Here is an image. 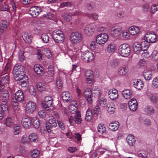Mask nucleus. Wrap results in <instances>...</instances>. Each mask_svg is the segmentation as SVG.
I'll return each mask as SVG.
<instances>
[{
	"mask_svg": "<svg viewBox=\"0 0 158 158\" xmlns=\"http://www.w3.org/2000/svg\"><path fill=\"white\" fill-rule=\"evenodd\" d=\"M12 73L15 79L19 81L24 77L25 75L24 69L21 65L16 64L13 68Z\"/></svg>",
	"mask_w": 158,
	"mask_h": 158,
	"instance_id": "obj_1",
	"label": "nucleus"
},
{
	"mask_svg": "<svg viewBox=\"0 0 158 158\" xmlns=\"http://www.w3.org/2000/svg\"><path fill=\"white\" fill-rule=\"evenodd\" d=\"M52 35L53 38L55 42L61 43L64 41V37L61 31L56 30L53 32Z\"/></svg>",
	"mask_w": 158,
	"mask_h": 158,
	"instance_id": "obj_2",
	"label": "nucleus"
},
{
	"mask_svg": "<svg viewBox=\"0 0 158 158\" xmlns=\"http://www.w3.org/2000/svg\"><path fill=\"white\" fill-rule=\"evenodd\" d=\"M131 49L129 46L127 44H123L118 48V53L122 56L127 57L130 54Z\"/></svg>",
	"mask_w": 158,
	"mask_h": 158,
	"instance_id": "obj_3",
	"label": "nucleus"
},
{
	"mask_svg": "<svg viewBox=\"0 0 158 158\" xmlns=\"http://www.w3.org/2000/svg\"><path fill=\"white\" fill-rule=\"evenodd\" d=\"M94 58L93 53L89 51L83 52L81 54V58L85 62H91Z\"/></svg>",
	"mask_w": 158,
	"mask_h": 158,
	"instance_id": "obj_4",
	"label": "nucleus"
},
{
	"mask_svg": "<svg viewBox=\"0 0 158 158\" xmlns=\"http://www.w3.org/2000/svg\"><path fill=\"white\" fill-rule=\"evenodd\" d=\"M108 35L106 33H101L97 36L96 42L99 45L103 44L108 40Z\"/></svg>",
	"mask_w": 158,
	"mask_h": 158,
	"instance_id": "obj_5",
	"label": "nucleus"
},
{
	"mask_svg": "<svg viewBox=\"0 0 158 158\" xmlns=\"http://www.w3.org/2000/svg\"><path fill=\"white\" fill-rule=\"evenodd\" d=\"M42 11L40 6H34L30 8L29 14L33 17H36Z\"/></svg>",
	"mask_w": 158,
	"mask_h": 158,
	"instance_id": "obj_6",
	"label": "nucleus"
},
{
	"mask_svg": "<svg viewBox=\"0 0 158 158\" xmlns=\"http://www.w3.org/2000/svg\"><path fill=\"white\" fill-rule=\"evenodd\" d=\"M82 35L78 32H73L70 35V40L72 43L77 44L80 42L81 40Z\"/></svg>",
	"mask_w": 158,
	"mask_h": 158,
	"instance_id": "obj_7",
	"label": "nucleus"
},
{
	"mask_svg": "<svg viewBox=\"0 0 158 158\" xmlns=\"http://www.w3.org/2000/svg\"><path fill=\"white\" fill-rule=\"evenodd\" d=\"M36 108V104L35 102L32 101H29L27 103L25 111L27 113H32L35 111Z\"/></svg>",
	"mask_w": 158,
	"mask_h": 158,
	"instance_id": "obj_8",
	"label": "nucleus"
},
{
	"mask_svg": "<svg viewBox=\"0 0 158 158\" xmlns=\"http://www.w3.org/2000/svg\"><path fill=\"white\" fill-rule=\"evenodd\" d=\"M52 99L51 97L48 96L45 98L44 102L42 103V105L43 108L46 110H48L52 104Z\"/></svg>",
	"mask_w": 158,
	"mask_h": 158,
	"instance_id": "obj_9",
	"label": "nucleus"
},
{
	"mask_svg": "<svg viewBox=\"0 0 158 158\" xmlns=\"http://www.w3.org/2000/svg\"><path fill=\"white\" fill-rule=\"evenodd\" d=\"M145 37L146 40L149 43H153L155 42L156 40V36L154 32L152 33L148 32L147 33Z\"/></svg>",
	"mask_w": 158,
	"mask_h": 158,
	"instance_id": "obj_10",
	"label": "nucleus"
},
{
	"mask_svg": "<svg viewBox=\"0 0 158 158\" xmlns=\"http://www.w3.org/2000/svg\"><path fill=\"white\" fill-rule=\"evenodd\" d=\"M128 107L131 111H135L138 108V103L135 98L131 99L128 102Z\"/></svg>",
	"mask_w": 158,
	"mask_h": 158,
	"instance_id": "obj_11",
	"label": "nucleus"
},
{
	"mask_svg": "<svg viewBox=\"0 0 158 158\" xmlns=\"http://www.w3.org/2000/svg\"><path fill=\"white\" fill-rule=\"evenodd\" d=\"M31 117H26L23 118L21 123L23 127L26 128L31 127Z\"/></svg>",
	"mask_w": 158,
	"mask_h": 158,
	"instance_id": "obj_12",
	"label": "nucleus"
},
{
	"mask_svg": "<svg viewBox=\"0 0 158 158\" xmlns=\"http://www.w3.org/2000/svg\"><path fill=\"white\" fill-rule=\"evenodd\" d=\"M0 92V100L8 101L9 98V94L8 91L6 90H3Z\"/></svg>",
	"mask_w": 158,
	"mask_h": 158,
	"instance_id": "obj_13",
	"label": "nucleus"
},
{
	"mask_svg": "<svg viewBox=\"0 0 158 158\" xmlns=\"http://www.w3.org/2000/svg\"><path fill=\"white\" fill-rule=\"evenodd\" d=\"M15 97L17 101L22 102L24 101V95L23 93L20 90H18L15 94Z\"/></svg>",
	"mask_w": 158,
	"mask_h": 158,
	"instance_id": "obj_14",
	"label": "nucleus"
},
{
	"mask_svg": "<svg viewBox=\"0 0 158 158\" xmlns=\"http://www.w3.org/2000/svg\"><path fill=\"white\" fill-rule=\"evenodd\" d=\"M109 98L111 100H115L118 97V91L115 89H110L108 92Z\"/></svg>",
	"mask_w": 158,
	"mask_h": 158,
	"instance_id": "obj_15",
	"label": "nucleus"
},
{
	"mask_svg": "<svg viewBox=\"0 0 158 158\" xmlns=\"http://www.w3.org/2000/svg\"><path fill=\"white\" fill-rule=\"evenodd\" d=\"M95 31L94 27L90 25H88L85 27V33L87 35H93Z\"/></svg>",
	"mask_w": 158,
	"mask_h": 158,
	"instance_id": "obj_16",
	"label": "nucleus"
},
{
	"mask_svg": "<svg viewBox=\"0 0 158 158\" xmlns=\"http://www.w3.org/2000/svg\"><path fill=\"white\" fill-rule=\"evenodd\" d=\"M62 98L63 100L66 102H69L72 99L71 94L68 91L63 92L62 94Z\"/></svg>",
	"mask_w": 158,
	"mask_h": 158,
	"instance_id": "obj_17",
	"label": "nucleus"
},
{
	"mask_svg": "<svg viewBox=\"0 0 158 158\" xmlns=\"http://www.w3.org/2000/svg\"><path fill=\"white\" fill-rule=\"evenodd\" d=\"M133 48L134 52L137 54H139L143 51L140 43L138 42L135 43L133 44Z\"/></svg>",
	"mask_w": 158,
	"mask_h": 158,
	"instance_id": "obj_18",
	"label": "nucleus"
},
{
	"mask_svg": "<svg viewBox=\"0 0 158 158\" xmlns=\"http://www.w3.org/2000/svg\"><path fill=\"white\" fill-rule=\"evenodd\" d=\"M128 70V67L127 65H123L119 68L118 71V73L121 76L125 75L127 73Z\"/></svg>",
	"mask_w": 158,
	"mask_h": 158,
	"instance_id": "obj_19",
	"label": "nucleus"
},
{
	"mask_svg": "<svg viewBox=\"0 0 158 158\" xmlns=\"http://www.w3.org/2000/svg\"><path fill=\"white\" fill-rule=\"evenodd\" d=\"M119 126V123L118 121H116L110 123L109 125V127L111 131H115L118 129Z\"/></svg>",
	"mask_w": 158,
	"mask_h": 158,
	"instance_id": "obj_20",
	"label": "nucleus"
},
{
	"mask_svg": "<svg viewBox=\"0 0 158 158\" xmlns=\"http://www.w3.org/2000/svg\"><path fill=\"white\" fill-rule=\"evenodd\" d=\"M98 132L99 133H101L103 135V137H107L106 135H104V134L106 133V128L103 124H99L98 125Z\"/></svg>",
	"mask_w": 158,
	"mask_h": 158,
	"instance_id": "obj_21",
	"label": "nucleus"
},
{
	"mask_svg": "<svg viewBox=\"0 0 158 158\" xmlns=\"http://www.w3.org/2000/svg\"><path fill=\"white\" fill-rule=\"evenodd\" d=\"M134 83V87L138 89H142L144 85L143 81L139 79L135 80Z\"/></svg>",
	"mask_w": 158,
	"mask_h": 158,
	"instance_id": "obj_22",
	"label": "nucleus"
},
{
	"mask_svg": "<svg viewBox=\"0 0 158 158\" xmlns=\"http://www.w3.org/2000/svg\"><path fill=\"white\" fill-rule=\"evenodd\" d=\"M34 70L35 72L38 75H41L44 72L43 68L39 64L35 65Z\"/></svg>",
	"mask_w": 158,
	"mask_h": 158,
	"instance_id": "obj_23",
	"label": "nucleus"
},
{
	"mask_svg": "<svg viewBox=\"0 0 158 158\" xmlns=\"http://www.w3.org/2000/svg\"><path fill=\"white\" fill-rule=\"evenodd\" d=\"M8 26L7 22L5 20H2L0 23V31L2 33L6 31Z\"/></svg>",
	"mask_w": 158,
	"mask_h": 158,
	"instance_id": "obj_24",
	"label": "nucleus"
},
{
	"mask_svg": "<svg viewBox=\"0 0 158 158\" xmlns=\"http://www.w3.org/2000/svg\"><path fill=\"white\" fill-rule=\"evenodd\" d=\"M122 94L126 99H129L132 97L131 91L129 89H126L123 91Z\"/></svg>",
	"mask_w": 158,
	"mask_h": 158,
	"instance_id": "obj_25",
	"label": "nucleus"
},
{
	"mask_svg": "<svg viewBox=\"0 0 158 158\" xmlns=\"http://www.w3.org/2000/svg\"><path fill=\"white\" fill-rule=\"evenodd\" d=\"M143 76L144 79L146 80H150L152 77V73L150 70L146 69L144 70Z\"/></svg>",
	"mask_w": 158,
	"mask_h": 158,
	"instance_id": "obj_26",
	"label": "nucleus"
},
{
	"mask_svg": "<svg viewBox=\"0 0 158 158\" xmlns=\"http://www.w3.org/2000/svg\"><path fill=\"white\" fill-rule=\"evenodd\" d=\"M148 96L150 101L153 103L156 102L158 101V96L155 93H149Z\"/></svg>",
	"mask_w": 158,
	"mask_h": 158,
	"instance_id": "obj_27",
	"label": "nucleus"
},
{
	"mask_svg": "<svg viewBox=\"0 0 158 158\" xmlns=\"http://www.w3.org/2000/svg\"><path fill=\"white\" fill-rule=\"evenodd\" d=\"M25 43L30 44L31 42L32 37L30 34L25 33L22 36Z\"/></svg>",
	"mask_w": 158,
	"mask_h": 158,
	"instance_id": "obj_28",
	"label": "nucleus"
},
{
	"mask_svg": "<svg viewBox=\"0 0 158 158\" xmlns=\"http://www.w3.org/2000/svg\"><path fill=\"white\" fill-rule=\"evenodd\" d=\"M122 27L121 25H118L114 27V28L112 29L111 31L117 35L120 34L122 30Z\"/></svg>",
	"mask_w": 158,
	"mask_h": 158,
	"instance_id": "obj_29",
	"label": "nucleus"
},
{
	"mask_svg": "<svg viewBox=\"0 0 158 158\" xmlns=\"http://www.w3.org/2000/svg\"><path fill=\"white\" fill-rule=\"evenodd\" d=\"M129 31L131 34L133 35H135L139 32V29L137 26H133L130 27Z\"/></svg>",
	"mask_w": 158,
	"mask_h": 158,
	"instance_id": "obj_30",
	"label": "nucleus"
},
{
	"mask_svg": "<svg viewBox=\"0 0 158 158\" xmlns=\"http://www.w3.org/2000/svg\"><path fill=\"white\" fill-rule=\"evenodd\" d=\"M75 114L74 116V121L76 123L80 124L82 121L80 112H78Z\"/></svg>",
	"mask_w": 158,
	"mask_h": 158,
	"instance_id": "obj_31",
	"label": "nucleus"
},
{
	"mask_svg": "<svg viewBox=\"0 0 158 158\" xmlns=\"http://www.w3.org/2000/svg\"><path fill=\"white\" fill-rule=\"evenodd\" d=\"M31 124L33 126L36 128L39 127L40 123L38 119L35 117H31Z\"/></svg>",
	"mask_w": 158,
	"mask_h": 158,
	"instance_id": "obj_32",
	"label": "nucleus"
},
{
	"mask_svg": "<svg viewBox=\"0 0 158 158\" xmlns=\"http://www.w3.org/2000/svg\"><path fill=\"white\" fill-rule=\"evenodd\" d=\"M145 111L147 114L150 115L154 113V110L152 106H147L145 107Z\"/></svg>",
	"mask_w": 158,
	"mask_h": 158,
	"instance_id": "obj_33",
	"label": "nucleus"
},
{
	"mask_svg": "<svg viewBox=\"0 0 158 158\" xmlns=\"http://www.w3.org/2000/svg\"><path fill=\"white\" fill-rule=\"evenodd\" d=\"M140 44L143 51H146L149 46V42L146 40L142 41L140 43Z\"/></svg>",
	"mask_w": 158,
	"mask_h": 158,
	"instance_id": "obj_34",
	"label": "nucleus"
},
{
	"mask_svg": "<svg viewBox=\"0 0 158 158\" xmlns=\"http://www.w3.org/2000/svg\"><path fill=\"white\" fill-rule=\"evenodd\" d=\"M93 114L91 110L88 109L86 112L85 119L87 121H90L92 119Z\"/></svg>",
	"mask_w": 158,
	"mask_h": 158,
	"instance_id": "obj_35",
	"label": "nucleus"
},
{
	"mask_svg": "<svg viewBox=\"0 0 158 158\" xmlns=\"http://www.w3.org/2000/svg\"><path fill=\"white\" fill-rule=\"evenodd\" d=\"M0 104L1 110L3 111H7L8 110V106L7 102L8 101H1Z\"/></svg>",
	"mask_w": 158,
	"mask_h": 158,
	"instance_id": "obj_36",
	"label": "nucleus"
},
{
	"mask_svg": "<svg viewBox=\"0 0 158 158\" xmlns=\"http://www.w3.org/2000/svg\"><path fill=\"white\" fill-rule=\"evenodd\" d=\"M14 121L10 117H7L5 121V123L6 125L8 127H10L13 125Z\"/></svg>",
	"mask_w": 158,
	"mask_h": 158,
	"instance_id": "obj_37",
	"label": "nucleus"
},
{
	"mask_svg": "<svg viewBox=\"0 0 158 158\" xmlns=\"http://www.w3.org/2000/svg\"><path fill=\"white\" fill-rule=\"evenodd\" d=\"M119 60L117 59H113L110 62V65L113 68L118 67L119 65Z\"/></svg>",
	"mask_w": 158,
	"mask_h": 158,
	"instance_id": "obj_38",
	"label": "nucleus"
},
{
	"mask_svg": "<svg viewBox=\"0 0 158 158\" xmlns=\"http://www.w3.org/2000/svg\"><path fill=\"white\" fill-rule=\"evenodd\" d=\"M69 108V112L72 114H75L78 112L77 111V106H75V105L71 104Z\"/></svg>",
	"mask_w": 158,
	"mask_h": 158,
	"instance_id": "obj_39",
	"label": "nucleus"
},
{
	"mask_svg": "<svg viewBox=\"0 0 158 158\" xmlns=\"http://www.w3.org/2000/svg\"><path fill=\"white\" fill-rule=\"evenodd\" d=\"M152 86L154 89L158 88V76L153 79L152 81Z\"/></svg>",
	"mask_w": 158,
	"mask_h": 158,
	"instance_id": "obj_40",
	"label": "nucleus"
},
{
	"mask_svg": "<svg viewBox=\"0 0 158 158\" xmlns=\"http://www.w3.org/2000/svg\"><path fill=\"white\" fill-rule=\"evenodd\" d=\"M92 91L95 94L96 96L99 97L100 96V91L99 88L98 86H93L92 88Z\"/></svg>",
	"mask_w": 158,
	"mask_h": 158,
	"instance_id": "obj_41",
	"label": "nucleus"
},
{
	"mask_svg": "<svg viewBox=\"0 0 158 158\" xmlns=\"http://www.w3.org/2000/svg\"><path fill=\"white\" fill-rule=\"evenodd\" d=\"M10 5L12 7V11L15 13L17 8V3H16L15 1L12 0L10 2Z\"/></svg>",
	"mask_w": 158,
	"mask_h": 158,
	"instance_id": "obj_42",
	"label": "nucleus"
},
{
	"mask_svg": "<svg viewBox=\"0 0 158 158\" xmlns=\"http://www.w3.org/2000/svg\"><path fill=\"white\" fill-rule=\"evenodd\" d=\"M20 80L21 81L19 83V84L20 85L22 88H25V87L27 86V84L28 83V79H25V80H23V78ZM20 81V80H19Z\"/></svg>",
	"mask_w": 158,
	"mask_h": 158,
	"instance_id": "obj_43",
	"label": "nucleus"
},
{
	"mask_svg": "<svg viewBox=\"0 0 158 158\" xmlns=\"http://www.w3.org/2000/svg\"><path fill=\"white\" fill-rule=\"evenodd\" d=\"M115 46L114 44H110L108 46L107 50L109 53H113L114 52Z\"/></svg>",
	"mask_w": 158,
	"mask_h": 158,
	"instance_id": "obj_44",
	"label": "nucleus"
},
{
	"mask_svg": "<svg viewBox=\"0 0 158 158\" xmlns=\"http://www.w3.org/2000/svg\"><path fill=\"white\" fill-rule=\"evenodd\" d=\"M137 154L139 157L145 158L147 156V152L144 150L139 151L137 152Z\"/></svg>",
	"mask_w": 158,
	"mask_h": 158,
	"instance_id": "obj_45",
	"label": "nucleus"
},
{
	"mask_svg": "<svg viewBox=\"0 0 158 158\" xmlns=\"http://www.w3.org/2000/svg\"><path fill=\"white\" fill-rule=\"evenodd\" d=\"M31 156L33 158H36L39 155L40 152L36 149H34L31 152Z\"/></svg>",
	"mask_w": 158,
	"mask_h": 158,
	"instance_id": "obj_46",
	"label": "nucleus"
},
{
	"mask_svg": "<svg viewBox=\"0 0 158 158\" xmlns=\"http://www.w3.org/2000/svg\"><path fill=\"white\" fill-rule=\"evenodd\" d=\"M115 110L114 105L113 103H111L108 106L107 111L108 112L112 114H113Z\"/></svg>",
	"mask_w": 158,
	"mask_h": 158,
	"instance_id": "obj_47",
	"label": "nucleus"
},
{
	"mask_svg": "<svg viewBox=\"0 0 158 158\" xmlns=\"http://www.w3.org/2000/svg\"><path fill=\"white\" fill-rule=\"evenodd\" d=\"M36 86L38 90L40 91L45 90V86L42 83L38 82Z\"/></svg>",
	"mask_w": 158,
	"mask_h": 158,
	"instance_id": "obj_48",
	"label": "nucleus"
},
{
	"mask_svg": "<svg viewBox=\"0 0 158 158\" xmlns=\"http://www.w3.org/2000/svg\"><path fill=\"white\" fill-rule=\"evenodd\" d=\"M41 39L44 43H48L49 41V37L47 34L44 33L42 35Z\"/></svg>",
	"mask_w": 158,
	"mask_h": 158,
	"instance_id": "obj_49",
	"label": "nucleus"
},
{
	"mask_svg": "<svg viewBox=\"0 0 158 158\" xmlns=\"http://www.w3.org/2000/svg\"><path fill=\"white\" fill-rule=\"evenodd\" d=\"M1 81L4 84H8L9 81L8 74H6V75L3 76Z\"/></svg>",
	"mask_w": 158,
	"mask_h": 158,
	"instance_id": "obj_50",
	"label": "nucleus"
},
{
	"mask_svg": "<svg viewBox=\"0 0 158 158\" xmlns=\"http://www.w3.org/2000/svg\"><path fill=\"white\" fill-rule=\"evenodd\" d=\"M46 123L48 124H50L52 126L54 127H56L57 126V123L55 120L52 118H50L46 122Z\"/></svg>",
	"mask_w": 158,
	"mask_h": 158,
	"instance_id": "obj_51",
	"label": "nucleus"
},
{
	"mask_svg": "<svg viewBox=\"0 0 158 158\" xmlns=\"http://www.w3.org/2000/svg\"><path fill=\"white\" fill-rule=\"evenodd\" d=\"M107 101L106 99L105 98H102L99 101L100 105L102 107H105L107 104Z\"/></svg>",
	"mask_w": 158,
	"mask_h": 158,
	"instance_id": "obj_52",
	"label": "nucleus"
},
{
	"mask_svg": "<svg viewBox=\"0 0 158 158\" xmlns=\"http://www.w3.org/2000/svg\"><path fill=\"white\" fill-rule=\"evenodd\" d=\"M152 59L153 60H158V52L156 50H154L151 54Z\"/></svg>",
	"mask_w": 158,
	"mask_h": 158,
	"instance_id": "obj_53",
	"label": "nucleus"
},
{
	"mask_svg": "<svg viewBox=\"0 0 158 158\" xmlns=\"http://www.w3.org/2000/svg\"><path fill=\"white\" fill-rule=\"evenodd\" d=\"M142 10L144 12H147L150 8V5L149 3H145L142 6Z\"/></svg>",
	"mask_w": 158,
	"mask_h": 158,
	"instance_id": "obj_54",
	"label": "nucleus"
},
{
	"mask_svg": "<svg viewBox=\"0 0 158 158\" xmlns=\"http://www.w3.org/2000/svg\"><path fill=\"white\" fill-rule=\"evenodd\" d=\"M158 10V4H155L152 5L150 9L151 12L152 14H154Z\"/></svg>",
	"mask_w": 158,
	"mask_h": 158,
	"instance_id": "obj_55",
	"label": "nucleus"
},
{
	"mask_svg": "<svg viewBox=\"0 0 158 158\" xmlns=\"http://www.w3.org/2000/svg\"><path fill=\"white\" fill-rule=\"evenodd\" d=\"M126 16V12L123 10L120 11L119 13L117 14V16L120 19H123Z\"/></svg>",
	"mask_w": 158,
	"mask_h": 158,
	"instance_id": "obj_56",
	"label": "nucleus"
},
{
	"mask_svg": "<svg viewBox=\"0 0 158 158\" xmlns=\"http://www.w3.org/2000/svg\"><path fill=\"white\" fill-rule=\"evenodd\" d=\"M44 55L48 58H50L52 56L50 51L47 49L44 50Z\"/></svg>",
	"mask_w": 158,
	"mask_h": 158,
	"instance_id": "obj_57",
	"label": "nucleus"
},
{
	"mask_svg": "<svg viewBox=\"0 0 158 158\" xmlns=\"http://www.w3.org/2000/svg\"><path fill=\"white\" fill-rule=\"evenodd\" d=\"M42 31L41 27L39 26H35L34 28V33L38 34L40 33Z\"/></svg>",
	"mask_w": 158,
	"mask_h": 158,
	"instance_id": "obj_58",
	"label": "nucleus"
},
{
	"mask_svg": "<svg viewBox=\"0 0 158 158\" xmlns=\"http://www.w3.org/2000/svg\"><path fill=\"white\" fill-rule=\"evenodd\" d=\"M63 85V82L60 78L59 77L56 80V85L57 87L59 89L62 88Z\"/></svg>",
	"mask_w": 158,
	"mask_h": 158,
	"instance_id": "obj_59",
	"label": "nucleus"
},
{
	"mask_svg": "<svg viewBox=\"0 0 158 158\" xmlns=\"http://www.w3.org/2000/svg\"><path fill=\"white\" fill-rule=\"evenodd\" d=\"M95 6V3L93 2H91L87 4V9L90 10L94 7Z\"/></svg>",
	"mask_w": 158,
	"mask_h": 158,
	"instance_id": "obj_60",
	"label": "nucleus"
},
{
	"mask_svg": "<svg viewBox=\"0 0 158 158\" xmlns=\"http://www.w3.org/2000/svg\"><path fill=\"white\" fill-rule=\"evenodd\" d=\"M84 96L92 94V91L89 88H87L85 89L83 93Z\"/></svg>",
	"mask_w": 158,
	"mask_h": 158,
	"instance_id": "obj_61",
	"label": "nucleus"
},
{
	"mask_svg": "<svg viewBox=\"0 0 158 158\" xmlns=\"http://www.w3.org/2000/svg\"><path fill=\"white\" fill-rule=\"evenodd\" d=\"M20 132L19 126L17 125L14 128L13 134L15 135H18Z\"/></svg>",
	"mask_w": 158,
	"mask_h": 158,
	"instance_id": "obj_62",
	"label": "nucleus"
},
{
	"mask_svg": "<svg viewBox=\"0 0 158 158\" xmlns=\"http://www.w3.org/2000/svg\"><path fill=\"white\" fill-rule=\"evenodd\" d=\"M63 17L65 20L69 21L72 19L71 15L69 14H65L63 15Z\"/></svg>",
	"mask_w": 158,
	"mask_h": 158,
	"instance_id": "obj_63",
	"label": "nucleus"
},
{
	"mask_svg": "<svg viewBox=\"0 0 158 158\" xmlns=\"http://www.w3.org/2000/svg\"><path fill=\"white\" fill-rule=\"evenodd\" d=\"M84 96L89 103L91 104L92 102V94L86 95Z\"/></svg>",
	"mask_w": 158,
	"mask_h": 158,
	"instance_id": "obj_64",
	"label": "nucleus"
}]
</instances>
